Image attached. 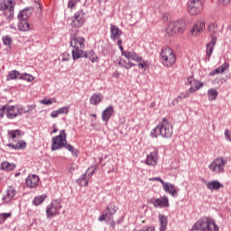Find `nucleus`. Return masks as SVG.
<instances>
[{"label":"nucleus","instance_id":"nucleus-1","mask_svg":"<svg viewBox=\"0 0 231 231\" xmlns=\"http://www.w3.org/2000/svg\"><path fill=\"white\" fill-rule=\"evenodd\" d=\"M51 151H60V149H67L71 152L74 158H79V149L73 147V145L68 143V140H66V131L61 130L60 134L52 137L51 139Z\"/></svg>","mask_w":231,"mask_h":231},{"label":"nucleus","instance_id":"nucleus-2","mask_svg":"<svg viewBox=\"0 0 231 231\" xmlns=\"http://www.w3.org/2000/svg\"><path fill=\"white\" fill-rule=\"evenodd\" d=\"M151 138H171L172 136V126L169 124L167 118H163L162 121L152 130L150 133Z\"/></svg>","mask_w":231,"mask_h":231},{"label":"nucleus","instance_id":"nucleus-3","mask_svg":"<svg viewBox=\"0 0 231 231\" xmlns=\"http://www.w3.org/2000/svg\"><path fill=\"white\" fill-rule=\"evenodd\" d=\"M192 230L219 231V226L210 217H202L193 225Z\"/></svg>","mask_w":231,"mask_h":231},{"label":"nucleus","instance_id":"nucleus-4","mask_svg":"<svg viewBox=\"0 0 231 231\" xmlns=\"http://www.w3.org/2000/svg\"><path fill=\"white\" fill-rule=\"evenodd\" d=\"M161 61L163 66L170 68L176 62V55L172 52L171 48H162L160 54Z\"/></svg>","mask_w":231,"mask_h":231},{"label":"nucleus","instance_id":"nucleus-5","mask_svg":"<svg viewBox=\"0 0 231 231\" xmlns=\"http://www.w3.org/2000/svg\"><path fill=\"white\" fill-rule=\"evenodd\" d=\"M118 212V207L115 203H110L107 207L102 211L101 216L98 217L97 220L101 223L106 221L109 223V220H113V216Z\"/></svg>","mask_w":231,"mask_h":231},{"label":"nucleus","instance_id":"nucleus-6","mask_svg":"<svg viewBox=\"0 0 231 231\" xmlns=\"http://www.w3.org/2000/svg\"><path fill=\"white\" fill-rule=\"evenodd\" d=\"M185 32V21L178 20L171 22L166 29L168 35H176V33H183Z\"/></svg>","mask_w":231,"mask_h":231},{"label":"nucleus","instance_id":"nucleus-7","mask_svg":"<svg viewBox=\"0 0 231 231\" xmlns=\"http://www.w3.org/2000/svg\"><path fill=\"white\" fill-rule=\"evenodd\" d=\"M225 165H226V160L223 157H217L209 164L208 169L216 174H223L225 172Z\"/></svg>","mask_w":231,"mask_h":231},{"label":"nucleus","instance_id":"nucleus-8","mask_svg":"<svg viewBox=\"0 0 231 231\" xmlns=\"http://www.w3.org/2000/svg\"><path fill=\"white\" fill-rule=\"evenodd\" d=\"M14 6L15 4L14 3V0L0 1V11L5 12L4 15H6L9 21H12V19H14Z\"/></svg>","mask_w":231,"mask_h":231},{"label":"nucleus","instance_id":"nucleus-9","mask_svg":"<svg viewBox=\"0 0 231 231\" xmlns=\"http://www.w3.org/2000/svg\"><path fill=\"white\" fill-rule=\"evenodd\" d=\"M203 10V3L201 0H189L188 2V12L190 15H198Z\"/></svg>","mask_w":231,"mask_h":231},{"label":"nucleus","instance_id":"nucleus-10","mask_svg":"<svg viewBox=\"0 0 231 231\" xmlns=\"http://www.w3.org/2000/svg\"><path fill=\"white\" fill-rule=\"evenodd\" d=\"M25 111L26 107H23L22 106H10L7 109L6 117L9 120H14V118H17V116H21V115L24 114Z\"/></svg>","mask_w":231,"mask_h":231},{"label":"nucleus","instance_id":"nucleus-11","mask_svg":"<svg viewBox=\"0 0 231 231\" xmlns=\"http://www.w3.org/2000/svg\"><path fill=\"white\" fill-rule=\"evenodd\" d=\"M84 23H86V14L83 10H79L72 17V22L70 24L72 28H81Z\"/></svg>","mask_w":231,"mask_h":231},{"label":"nucleus","instance_id":"nucleus-12","mask_svg":"<svg viewBox=\"0 0 231 231\" xmlns=\"http://www.w3.org/2000/svg\"><path fill=\"white\" fill-rule=\"evenodd\" d=\"M151 205H153L155 208H169V198L167 196L161 197L159 199H151L148 200Z\"/></svg>","mask_w":231,"mask_h":231},{"label":"nucleus","instance_id":"nucleus-13","mask_svg":"<svg viewBox=\"0 0 231 231\" xmlns=\"http://www.w3.org/2000/svg\"><path fill=\"white\" fill-rule=\"evenodd\" d=\"M186 86H191L189 88L188 93H196V91H198V89H201L203 83H201L199 81L193 80L192 76H190L186 80Z\"/></svg>","mask_w":231,"mask_h":231},{"label":"nucleus","instance_id":"nucleus-14","mask_svg":"<svg viewBox=\"0 0 231 231\" xmlns=\"http://www.w3.org/2000/svg\"><path fill=\"white\" fill-rule=\"evenodd\" d=\"M211 38L210 42L206 45V55L208 59L212 57V53H214V47L216 46V42H217V37L214 34H209Z\"/></svg>","mask_w":231,"mask_h":231},{"label":"nucleus","instance_id":"nucleus-15","mask_svg":"<svg viewBox=\"0 0 231 231\" xmlns=\"http://www.w3.org/2000/svg\"><path fill=\"white\" fill-rule=\"evenodd\" d=\"M84 42H86V39L84 37L73 36L70 38V46L71 48H74V50H77V48H79V50L84 49Z\"/></svg>","mask_w":231,"mask_h":231},{"label":"nucleus","instance_id":"nucleus-16","mask_svg":"<svg viewBox=\"0 0 231 231\" xmlns=\"http://www.w3.org/2000/svg\"><path fill=\"white\" fill-rule=\"evenodd\" d=\"M33 10H35V7L28 6V7H25L23 10L19 11L18 16H17L18 20L28 21L29 17H31L32 14H33Z\"/></svg>","mask_w":231,"mask_h":231},{"label":"nucleus","instance_id":"nucleus-17","mask_svg":"<svg viewBox=\"0 0 231 231\" xmlns=\"http://www.w3.org/2000/svg\"><path fill=\"white\" fill-rule=\"evenodd\" d=\"M162 189L165 192H167V194H171V196H172V198H178V188H176V186L174 184L169 183V182H165L162 185Z\"/></svg>","mask_w":231,"mask_h":231},{"label":"nucleus","instance_id":"nucleus-18","mask_svg":"<svg viewBox=\"0 0 231 231\" xmlns=\"http://www.w3.org/2000/svg\"><path fill=\"white\" fill-rule=\"evenodd\" d=\"M145 163L146 165H152V167H154L158 163V149H155L147 155Z\"/></svg>","mask_w":231,"mask_h":231},{"label":"nucleus","instance_id":"nucleus-19","mask_svg":"<svg viewBox=\"0 0 231 231\" xmlns=\"http://www.w3.org/2000/svg\"><path fill=\"white\" fill-rule=\"evenodd\" d=\"M25 185H27L29 189H35V187L39 185V176L29 175L25 180Z\"/></svg>","mask_w":231,"mask_h":231},{"label":"nucleus","instance_id":"nucleus-20","mask_svg":"<svg viewBox=\"0 0 231 231\" xmlns=\"http://www.w3.org/2000/svg\"><path fill=\"white\" fill-rule=\"evenodd\" d=\"M115 113V107L113 106H107L103 112H102V120L103 122H106L107 124L109 120L111 119V116H113V114Z\"/></svg>","mask_w":231,"mask_h":231},{"label":"nucleus","instance_id":"nucleus-21","mask_svg":"<svg viewBox=\"0 0 231 231\" xmlns=\"http://www.w3.org/2000/svg\"><path fill=\"white\" fill-rule=\"evenodd\" d=\"M120 35H122V30H120L116 25H111L110 38L112 39V41H116V39H120Z\"/></svg>","mask_w":231,"mask_h":231},{"label":"nucleus","instance_id":"nucleus-22","mask_svg":"<svg viewBox=\"0 0 231 231\" xmlns=\"http://www.w3.org/2000/svg\"><path fill=\"white\" fill-rule=\"evenodd\" d=\"M206 187L208 190H219L225 187L219 180H211L206 183Z\"/></svg>","mask_w":231,"mask_h":231},{"label":"nucleus","instance_id":"nucleus-23","mask_svg":"<svg viewBox=\"0 0 231 231\" xmlns=\"http://www.w3.org/2000/svg\"><path fill=\"white\" fill-rule=\"evenodd\" d=\"M72 59L73 60H79V59H85L86 51H83V49H73L71 51Z\"/></svg>","mask_w":231,"mask_h":231},{"label":"nucleus","instance_id":"nucleus-24","mask_svg":"<svg viewBox=\"0 0 231 231\" xmlns=\"http://www.w3.org/2000/svg\"><path fill=\"white\" fill-rule=\"evenodd\" d=\"M102 100H104V95H102L101 93H94L90 99L89 102L91 104V106H98V104H100V102H102Z\"/></svg>","mask_w":231,"mask_h":231},{"label":"nucleus","instance_id":"nucleus-25","mask_svg":"<svg viewBox=\"0 0 231 231\" xmlns=\"http://www.w3.org/2000/svg\"><path fill=\"white\" fill-rule=\"evenodd\" d=\"M158 217H159V222H160L159 230H167V225L169 223V219H168L167 216H165L163 214H159Z\"/></svg>","mask_w":231,"mask_h":231},{"label":"nucleus","instance_id":"nucleus-26","mask_svg":"<svg viewBox=\"0 0 231 231\" xmlns=\"http://www.w3.org/2000/svg\"><path fill=\"white\" fill-rule=\"evenodd\" d=\"M85 59H88L92 64L98 62V56L95 53V51L89 50L85 51Z\"/></svg>","mask_w":231,"mask_h":231},{"label":"nucleus","instance_id":"nucleus-27","mask_svg":"<svg viewBox=\"0 0 231 231\" xmlns=\"http://www.w3.org/2000/svg\"><path fill=\"white\" fill-rule=\"evenodd\" d=\"M205 28V23H197L194 24L193 28L190 30L191 35H198Z\"/></svg>","mask_w":231,"mask_h":231},{"label":"nucleus","instance_id":"nucleus-28","mask_svg":"<svg viewBox=\"0 0 231 231\" xmlns=\"http://www.w3.org/2000/svg\"><path fill=\"white\" fill-rule=\"evenodd\" d=\"M18 30L20 32H29L31 30L30 23L27 20H18Z\"/></svg>","mask_w":231,"mask_h":231},{"label":"nucleus","instance_id":"nucleus-29","mask_svg":"<svg viewBox=\"0 0 231 231\" xmlns=\"http://www.w3.org/2000/svg\"><path fill=\"white\" fill-rule=\"evenodd\" d=\"M76 183H78L79 187H88L89 183V179L88 178V174L87 173L82 174L81 177L76 180Z\"/></svg>","mask_w":231,"mask_h":231},{"label":"nucleus","instance_id":"nucleus-30","mask_svg":"<svg viewBox=\"0 0 231 231\" xmlns=\"http://www.w3.org/2000/svg\"><path fill=\"white\" fill-rule=\"evenodd\" d=\"M0 169L2 171H7V172H10L12 171H15V164L8 162H1Z\"/></svg>","mask_w":231,"mask_h":231},{"label":"nucleus","instance_id":"nucleus-31","mask_svg":"<svg viewBox=\"0 0 231 231\" xmlns=\"http://www.w3.org/2000/svg\"><path fill=\"white\" fill-rule=\"evenodd\" d=\"M7 147H10L11 149H14V151H19L20 149H26V142L20 141L16 144L10 143L7 144Z\"/></svg>","mask_w":231,"mask_h":231},{"label":"nucleus","instance_id":"nucleus-32","mask_svg":"<svg viewBox=\"0 0 231 231\" xmlns=\"http://www.w3.org/2000/svg\"><path fill=\"white\" fill-rule=\"evenodd\" d=\"M20 77H21V72H19L16 69L11 70V71H9L8 75L6 76V80L7 81L17 80V79H19Z\"/></svg>","mask_w":231,"mask_h":231},{"label":"nucleus","instance_id":"nucleus-33","mask_svg":"<svg viewBox=\"0 0 231 231\" xmlns=\"http://www.w3.org/2000/svg\"><path fill=\"white\" fill-rule=\"evenodd\" d=\"M46 215L48 219H51L53 216H57V211L53 209V203H51L46 208Z\"/></svg>","mask_w":231,"mask_h":231},{"label":"nucleus","instance_id":"nucleus-34","mask_svg":"<svg viewBox=\"0 0 231 231\" xmlns=\"http://www.w3.org/2000/svg\"><path fill=\"white\" fill-rule=\"evenodd\" d=\"M217 95H219V92L216 88H210L208 90V97L209 102H214L216 98H217Z\"/></svg>","mask_w":231,"mask_h":231},{"label":"nucleus","instance_id":"nucleus-35","mask_svg":"<svg viewBox=\"0 0 231 231\" xmlns=\"http://www.w3.org/2000/svg\"><path fill=\"white\" fill-rule=\"evenodd\" d=\"M17 194V191L15 190L14 187H9V189H7V193L6 195L4 197V199H8V201H10V199H13V198Z\"/></svg>","mask_w":231,"mask_h":231},{"label":"nucleus","instance_id":"nucleus-36","mask_svg":"<svg viewBox=\"0 0 231 231\" xmlns=\"http://www.w3.org/2000/svg\"><path fill=\"white\" fill-rule=\"evenodd\" d=\"M46 198H48L46 195L35 197L32 200V205H34L35 207H39V205H42Z\"/></svg>","mask_w":231,"mask_h":231},{"label":"nucleus","instance_id":"nucleus-37","mask_svg":"<svg viewBox=\"0 0 231 231\" xmlns=\"http://www.w3.org/2000/svg\"><path fill=\"white\" fill-rule=\"evenodd\" d=\"M19 80H26V82H33L35 78L32 74L22 73L20 74Z\"/></svg>","mask_w":231,"mask_h":231},{"label":"nucleus","instance_id":"nucleus-38","mask_svg":"<svg viewBox=\"0 0 231 231\" xmlns=\"http://www.w3.org/2000/svg\"><path fill=\"white\" fill-rule=\"evenodd\" d=\"M2 41L5 46H12V42H14V40L9 35H5L2 37Z\"/></svg>","mask_w":231,"mask_h":231},{"label":"nucleus","instance_id":"nucleus-39","mask_svg":"<svg viewBox=\"0 0 231 231\" xmlns=\"http://www.w3.org/2000/svg\"><path fill=\"white\" fill-rule=\"evenodd\" d=\"M217 23H211L208 29V32H210V35H214L215 33H217Z\"/></svg>","mask_w":231,"mask_h":231},{"label":"nucleus","instance_id":"nucleus-40","mask_svg":"<svg viewBox=\"0 0 231 231\" xmlns=\"http://www.w3.org/2000/svg\"><path fill=\"white\" fill-rule=\"evenodd\" d=\"M8 134L13 140H15L17 136H21V130H11L8 132Z\"/></svg>","mask_w":231,"mask_h":231},{"label":"nucleus","instance_id":"nucleus-41","mask_svg":"<svg viewBox=\"0 0 231 231\" xmlns=\"http://www.w3.org/2000/svg\"><path fill=\"white\" fill-rule=\"evenodd\" d=\"M8 217H12V213H1L0 214V225H3L5 221L8 219Z\"/></svg>","mask_w":231,"mask_h":231},{"label":"nucleus","instance_id":"nucleus-42","mask_svg":"<svg viewBox=\"0 0 231 231\" xmlns=\"http://www.w3.org/2000/svg\"><path fill=\"white\" fill-rule=\"evenodd\" d=\"M10 107V105H4L1 108H0V118H4L5 117V111L6 112V115H8V109Z\"/></svg>","mask_w":231,"mask_h":231},{"label":"nucleus","instance_id":"nucleus-43","mask_svg":"<svg viewBox=\"0 0 231 231\" xmlns=\"http://www.w3.org/2000/svg\"><path fill=\"white\" fill-rule=\"evenodd\" d=\"M138 66L142 69H149L150 65H149V61H145L144 60H142L141 61H139Z\"/></svg>","mask_w":231,"mask_h":231},{"label":"nucleus","instance_id":"nucleus-44","mask_svg":"<svg viewBox=\"0 0 231 231\" xmlns=\"http://www.w3.org/2000/svg\"><path fill=\"white\" fill-rule=\"evenodd\" d=\"M131 59H132V60H134L135 62H142L143 58L138 56V54L135 51H132Z\"/></svg>","mask_w":231,"mask_h":231},{"label":"nucleus","instance_id":"nucleus-45","mask_svg":"<svg viewBox=\"0 0 231 231\" xmlns=\"http://www.w3.org/2000/svg\"><path fill=\"white\" fill-rule=\"evenodd\" d=\"M37 108V105L33 104V105H28L25 107V111H24V115H26V113H32V111H34V109Z\"/></svg>","mask_w":231,"mask_h":231},{"label":"nucleus","instance_id":"nucleus-46","mask_svg":"<svg viewBox=\"0 0 231 231\" xmlns=\"http://www.w3.org/2000/svg\"><path fill=\"white\" fill-rule=\"evenodd\" d=\"M58 113L60 115H68V113H69V107L62 106V107L58 109Z\"/></svg>","mask_w":231,"mask_h":231},{"label":"nucleus","instance_id":"nucleus-47","mask_svg":"<svg viewBox=\"0 0 231 231\" xmlns=\"http://www.w3.org/2000/svg\"><path fill=\"white\" fill-rule=\"evenodd\" d=\"M228 68H230V64L228 62H225L218 67L220 73H225V70L228 69Z\"/></svg>","mask_w":231,"mask_h":231},{"label":"nucleus","instance_id":"nucleus-48","mask_svg":"<svg viewBox=\"0 0 231 231\" xmlns=\"http://www.w3.org/2000/svg\"><path fill=\"white\" fill-rule=\"evenodd\" d=\"M91 171V168H88L85 172V174H87V177L88 178V180H89V178H91V176H93V174H95L97 168L92 167V171Z\"/></svg>","mask_w":231,"mask_h":231},{"label":"nucleus","instance_id":"nucleus-49","mask_svg":"<svg viewBox=\"0 0 231 231\" xmlns=\"http://www.w3.org/2000/svg\"><path fill=\"white\" fill-rule=\"evenodd\" d=\"M78 3H79V0H69L68 7L73 9L75 8Z\"/></svg>","mask_w":231,"mask_h":231},{"label":"nucleus","instance_id":"nucleus-50","mask_svg":"<svg viewBox=\"0 0 231 231\" xmlns=\"http://www.w3.org/2000/svg\"><path fill=\"white\" fill-rule=\"evenodd\" d=\"M35 5H37L36 8L37 10V14H42V5H41V2H39V0H34Z\"/></svg>","mask_w":231,"mask_h":231},{"label":"nucleus","instance_id":"nucleus-51","mask_svg":"<svg viewBox=\"0 0 231 231\" xmlns=\"http://www.w3.org/2000/svg\"><path fill=\"white\" fill-rule=\"evenodd\" d=\"M41 104H43L44 106H51V104H53V100L52 99H42Z\"/></svg>","mask_w":231,"mask_h":231},{"label":"nucleus","instance_id":"nucleus-52","mask_svg":"<svg viewBox=\"0 0 231 231\" xmlns=\"http://www.w3.org/2000/svg\"><path fill=\"white\" fill-rule=\"evenodd\" d=\"M125 69H131V68H134V66H136V64H134V63H133V62H131V61H129V62H127V61H125Z\"/></svg>","mask_w":231,"mask_h":231},{"label":"nucleus","instance_id":"nucleus-53","mask_svg":"<svg viewBox=\"0 0 231 231\" xmlns=\"http://www.w3.org/2000/svg\"><path fill=\"white\" fill-rule=\"evenodd\" d=\"M221 70L219 69V68H217L215 69H213L211 72H209V77H214V75H218L221 74Z\"/></svg>","mask_w":231,"mask_h":231},{"label":"nucleus","instance_id":"nucleus-54","mask_svg":"<svg viewBox=\"0 0 231 231\" xmlns=\"http://www.w3.org/2000/svg\"><path fill=\"white\" fill-rule=\"evenodd\" d=\"M69 59H71V56L69 55V53H63L62 54V61L63 62H68L69 60Z\"/></svg>","mask_w":231,"mask_h":231},{"label":"nucleus","instance_id":"nucleus-55","mask_svg":"<svg viewBox=\"0 0 231 231\" xmlns=\"http://www.w3.org/2000/svg\"><path fill=\"white\" fill-rule=\"evenodd\" d=\"M150 181H159L160 183H162V185L163 186V184L165 183L163 181V180L160 177H153L150 179Z\"/></svg>","mask_w":231,"mask_h":231},{"label":"nucleus","instance_id":"nucleus-56","mask_svg":"<svg viewBox=\"0 0 231 231\" xmlns=\"http://www.w3.org/2000/svg\"><path fill=\"white\" fill-rule=\"evenodd\" d=\"M225 136H226V140L231 142V134H230V131H228V129L225 130Z\"/></svg>","mask_w":231,"mask_h":231},{"label":"nucleus","instance_id":"nucleus-57","mask_svg":"<svg viewBox=\"0 0 231 231\" xmlns=\"http://www.w3.org/2000/svg\"><path fill=\"white\" fill-rule=\"evenodd\" d=\"M131 55H133V51H125L124 54H122V57H125V59H131Z\"/></svg>","mask_w":231,"mask_h":231},{"label":"nucleus","instance_id":"nucleus-58","mask_svg":"<svg viewBox=\"0 0 231 231\" xmlns=\"http://www.w3.org/2000/svg\"><path fill=\"white\" fill-rule=\"evenodd\" d=\"M59 205H60V202H58V206H55V204H53V210H56V214H59V210L62 208V206H59Z\"/></svg>","mask_w":231,"mask_h":231},{"label":"nucleus","instance_id":"nucleus-59","mask_svg":"<svg viewBox=\"0 0 231 231\" xmlns=\"http://www.w3.org/2000/svg\"><path fill=\"white\" fill-rule=\"evenodd\" d=\"M59 205H60V202H58V206H55V204H53V210H56V214H59V210L62 208V206H59Z\"/></svg>","mask_w":231,"mask_h":231},{"label":"nucleus","instance_id":"nucleus-60","mask_svg":"<svg viewBox=\"0 0 231 231\" xmlns=\"http://www.w3.org/2000/svg\"><path fill=\"white\" fill-rule=\"evenodd\" d=\"M59 205H60V202H58V206H55V204H53V210H56V214H59V210L62 208V206H59Z\"/></svg>","mask_w":231,"mask_h":231},{"label":"nucleus","instance_id":"nucleus-61","mask_svg":"<svg viewBox=\"0 0 231 231\" xmlns=\"http://www.w3.org/2000/svg\"><path fill=\"white\" fill-rule=\"evenodd\" d=\"M59 115H60V114H59V110H54L51 113V118H57L59 116Z\"/></svg>","mask_w":231,"mask_h":231},{"label":"nucleus","instance_id":"nucleus-62","mask_svg":"<svg viewBox=\"0 0 231 231\" xmlns=\"http://www.w3.org/2000/svg\"><path fill=\"white\" fill-rule=\"evenodd\" d=\"M108 225L115 230V225H116V222L115 221V218L108 221Z\"/></svg>","mask_w":231,"mask_h":231},{"label":"nucleus","instance_id":"nucleus-63","mask_svg":"<svg viewBox=\"0 0 231 231\" xmlns=\"http://www.w3.org/2000/svg\"><path fill=\"white\" fill-rule=\"evenodd\" d=\"M189 94H190L189 92V90L187 91V92H185V93H181L180 95V97L182 99V98H189Z\"/></svg>","mask_w":231,"mask_h":231},{"label":"nucleus","instance_id":"nucleus-64","mask_svg":"<svg viewBox=\"0 0 231 231\" xmlns=\"http://www.w3.org/2000/svg\"><path fill=\"white\" fill-rule=\"evenodd\" d=\"M180 100H181V97L179 96L177 97V98L173 99V101L171 102L172 106H176V104H178Z\"/></svg>","mask_w":231,"mask_h":231}]
</instances>
